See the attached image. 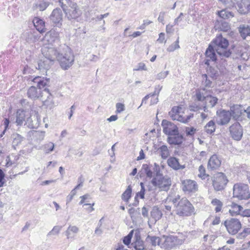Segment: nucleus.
<instances>
[{"label":"nucleus","mask_w":250,"mask_h":250,"mask_svg":"<svg viewBox=\"0 0 250 250\" xmlns=\"http://www.w3.org/2000/svg\"><path fill=\"white\" fill-rule=\"evenodd\" d=\"M171 201L174 205L175 212L179 216H189L193 213L194 208L187 198L180 199V196L177 195L171 199Z\"/></svg>","instance_id":"nucleus-1"},{"label":"nucleus","mask_w":250,"mask_h":250,"mask_svg":"<svg viewBox=\"0 0 250 250\" xmlns=\"http://www.w3.org/2000/svg\"><path fill=\"white\" fill-rule=\"evenodd\" d=\"M60 52L57 59L61 67L64 70L68 69L72 65L74 56L70 48L65 44L60 45Z\"/></svg>","instance_id":"nucleus-2"},{"label":"nucleus","mask_w":250,"mask_h":250,"mask_svg":"<svg viewBox=\"0 0 250 250\" xmlns=\"http://www.w3.org/2000/svg\"><path fill=\"white\" fill-rule=\"evenodd\" d=\"M215 48L218 55L223 58H229L231 54V52L228 49L229 44V41L224 38L221 34L217 36L211 42Z\"/></svg>","instance_id":"nucleus-3"},{"label":"nucleus","mask_w":250,"mask_h":250,"mask_svg":"<svg viewBox=\"0 0 250 250\" xmlns=\"http://www.w3.org/2000/svg\"><path fill=\"white\" fill-rule=\"evenodd\" d=\"M33 82L37 83V86L39 89H38L35 86H32L28 90L27 95L29 98L35 100L41 96V89L48 85L50 81L49 79L38 76L34 78Z\"/></svg>","instance_id":"nucleus-4"},{"label":"nucleus","mask_w":250,"mask_h":250,"mask_svg":"<svg viewBox=\"0 0 250 250\" xmlns=\"http://www.w3.org/2000/svg\"><path fill=\"white\" fill-rule=\"evenodd\" d=\"M150 183L154 187L157 188L160 191H167L171 185V180L168 176L163 175L160 177H153Z\"/></svg>","instance_id":"nucleus-5"},{"label":"nucleus","mask_w":250,"mask_h":250,"mask_svg":"<svg viewBox=\"0 0 250 250\" xmlns=\"http://www.w3.org/2000/svg\"><path fill=\"white\" fill-rule=\"evenodd\" d=\"M183 240L179 239L178 237L173 235H163L161 237V247L166 250H171L174 247L182 245Z\"/></svg>","instance_id":"nucleus-6"},{"label":"nucleus","mask_w":250,"mask_h":250,"mask_svg":"<svg viewBox=\"0 0 250 250\" xmlns=\"http://www.w3.org/2000/svg\"><path fill=\"white\" fill-rule=\"evenodd\" d=\"M233 196L240 200L248 199L250 197L248 185L239 183L235 184L233 188Z\"/></svg>","instance_id":"nucleus-7"},{"label":"nucleus","mask_w":250,"mask_h":250,"mask_svg":"<svg viewBox=\"0 0 250 250\" xmlns=\"http://www.w3.org/2000/svg\"><path fill=\"white\" fill-rule=\"evenodd\" d=\"M228 182L226 175L222 172L217 173L212 180V185L215 190L221 191L224 189Z\"/></svg>","instance_id":"nucleus-8"},{"label":"nucleus","mask_w":250,"mask_h":250,"mask_svg":"<svg viewBox=\"0 0 250 250\" xmlns=\"http://www.w3.org/2000/svg\"><path fill=\"white\" fill-rule=\"evenodd\" d=\"M224 224L228 232L231 235L237 234L242 227L239 220L233 218L227 219Z\"/></svg>","instance_id":"nucleus-9"},{"label":"nucleus","mask_w":250,"mask_h":250,"mask_svg":"<svg viewBox=\"0 0 250 250\" xmlns=\"http://www.w3.org/2000/svg\"><path fill=\"white\" fill-rule=\"evenodd\" d=\"M42 54L45 59L52 62L57 60L59 53L60 52V46L57 48L55 47L44 46L42 50Z\"/></svg>","instance_id":"nucleus-10"},{"label":"nucleus","mask_w":250,"mask_h":250,"mask_svg":"<svg viewBox=\"0 0 250 250\" xmlns=\"http://www.w3.org/2000/svg\"><path fill=\"white\" fill-rule=\"evenodd\" d=\"M218 125H227L231 120V114L228 110L220 109L216 111Z\"/></svg>","instance_id":"nucleus-11"},{"label":"nucleus","mask_w":250,"mask_h":250,"mask_svg":"<svg viewBox=\"0 0 250 250\" xmlns=\"http://www.w3.org/2000/svg\"><path fill=\"white\" fill-rule=\"evenodd\" d=\"M229 131L232 138L235 141H240L243 136V128L237 122L234 123L229 127Z\"/></svg>","instance_id":"nucleus-12"},{"label":"nucleus","mask_w":250,"mask_h":250,"mask_svg":"<svg viewBox=\"0 0 250 250\" xmlns=\"http://www.w3.org/2000/svg\"><path fill=\"white\" fill-rule=\"evenodd\" d=\"M162 126L163 128V132L169 136L179 134L177 125L170 122L163 120L162 122Z\"/></svg>","instance_id":"nucleus-13"},{"label":"nucleus","mask_w":250,"mask_h":250,"mask_svg":"<svg viewBox=\"0 0 250 250\" xmlns=\"http://www.w3.org/2000/svg\"><path fill=\"white\" fill-rule=\"evenodd\" d=\"M44 40L48 42V44H52L53 46L59 45L60 42V33L57 31V28L52 29L46 33Z\"/></svg>","instance_id":"nucleus-14"},{"label":"nucleus","mask_w":250,"mask_h":250,"mask_svg":"<svg viewBox=\"0 0 250 250\" xmlns=\"http://www.w3.org/2000/svg\"><path fill=\"white\" fill-rule=\"evenodd\" d=\"M181 188L185 193H194L198 190V185L193 180L186 179L182 181Z\"/></svg>","instance_id":"nucleus-15"},{"label":"nucleus","mask_w":250,"mask_h":250,"mask_svg":"<svg viewBox=\"0 0 250 250\" xmlns=\"http://www.w3.org/2000/svg\"><path fill=\"white\" fill-rule=\"evenodd\" d=\"M49 18L54 25L56 26L61 25L62 20V12L61 9L57 8L54 9Z\"/></svg>","instance_id":"nucleus-16"},{"label":"nucleus","mask_w":250,"mask_h":250,"mask_svg":"<svg viewBox=\"0 0 250 250\" xmlns=\"http://www.w3.org/2000/svg\"><path fill=\"white\" fill-rule=\"evenodd\" d=\"M218 99L217 97L211 95H207L205 98V104L203 105V110L208 112V108H212L215 106L218 103Z\"/></svg>","instance_id":"nucleus-17"},{"label":"nucleus","mask_w":250,"mask_h":250,"mask_svg":"<svg viewBox=\"0 0 250 250\" xmlns=\"http://www.w3.org/2000/svg\"><path fill=\"white\" fill-rule=\"evenodd\" d=\"M53 63L50 62V61L43 57L42 59L39 60L38 62V67L36 68L38 69L42 73L44 74L46 73L47 70L49 69L51 65Z\"/></svg>","instance_id":"nucleus-18"},{"label":"nucleus","mask_w":250,"mask_h":250,"mask_svg":"<svg viewBox=\"0 0 250 250\" xmlns=\"http://www.w3.org/2000/svg\"><path fill=\"white\" fill-rule=\"evenodd\" d=\"M229 112L231 114V118L235 121H239L242 114V106L240 105L235 104L230 107Z\"/></svg>","instance_id":"nucleus-19"},{"label":"nucleus","mask_w":250,"mask_h":250,"mask_svg":"<svg viewBox=\"0 0 250 250\" xmlns=\"http://www.w3.org/2000/svg\"><path fill=\"white\" fill-rule=\"evenodd\" d=\"M29 116L28 112L21 110L18 109L16 114V123L18 126H21L23 123H25L27 117ZM25 123H24L25 124Z\"/></svg>","instance_id":"nucleus-20"},{"label":"nucleus","mask_w":250,"mask_h":250,"mask_svg":"<svg viewBox=\"0 0 250 250\" xmlns=\"http://www.w3.org/2000/svg\"><path fill=\"white\" fill-rule=\"evenodd\" d=\"M221 164V160L218 156L214 154L210 157L208 163V168L211 170L217 169Z\"/></svg>","instance_id":"nucleus-21"},{"label":"nucleus","mask_w":250,"mask_h":250,"mask_svg":"<svg viewBox=\"0 0 250 250\" xmlns=\"http://www.w3.org/2000/svg\"><path fill=\"white\" fill-rule=\"evenodd\" d=\"M109 15L108 13H105L103 15L96 16L95 17V25H97V30L104 32L105 30L104 25L105 23L104 21L103 20L104 18L107 17Z\"/></svg>","instance_id":"nucleus-22"},{"label":"nucleus","mask_w":250,"mask_h":250,"mask_svg":"<svg viewBox=\"0 0 250 250\" xmlns=\"http://www.w3.org/2000/svg\"><path fill=\"white\" fill-rule=\"evenodd\" d=\"M40 124V120L37 116L34 115L32 116L29 115L27 118L25 125H27L29 128H37L39 126Z\"/></svg>","instance_id":"nucleus-23"},{"label":"nucleus","mask_w":250,"mask_h":250,"mask_svg":"<svg viewBox=\"0 0 250 250\" xmlns=\"http://www.w3.org/2000/svg\"><path fill=\"white\" fill-rule=\"evenodd\" d=\"M167 163L168 166L174 170L183 169L185 168V166L180 165L178 159L175 157H169Z\"/></svg>","instance_id":"nucleus-24"},{"label":"nucleus","mask_w":250,"mask_h":250,"mask_svg":"<svg viewBox=\"0 0 250 250\" xmlns=\"http://www.w3.org/2000/svg\"><path fill=\"white\" fill-rule=\"evenodd\" d=\"M66 16L68 19L71 20V19H75L79 16L78 12V9L77 8L76 3L73 4L72 7L67 10H64Z\"/></svg>","instance_id":"nucleus-25"},{"label":"nucleus","mask_w":250,"mask_h":250,"mask_svg":"<svg viewBox=\"0 0 250 250\" xmlns=\"http://www.w3.org/2000/svg\"><path fill=\"white\" fill-rule=\"evenodd\" d=\"M238 30L243 39L250 37V24H241L238 27Z\"/></svg>","instance_id":"nucleus-26"},{"label":"nucleus","mask_w":250,"mask_h":250,"mask_svg":"<svg viewBox=\"0 0 250 250\" xmlns=\"http://www.w3.org/2000/svg\"><path fill=\"white\" fill-rule=\"evenodd\" d=\"M215 51V48L213 46L212 44L210 43L206 51L205 55L207 58L213 62H215L217 59Z\"/></svg>","instance_id":"nucleus-27"},{"label":"nucleus","mask_w":250,"mask_h":250,"mask_svg":"<svg viewBox=\"0 0 250 250\" xmlns=\"http://www.w3.org/2000/svg\"><path fill=\"white\" fill-rule=\"evenodd\" d=\"M229 207V212L232 216L239 215L241 211L243 209V208L237 204L232 202L230 205H228Z\"/></svg>","instance_id":"nucleus-28"},{"label":"nucleus","mask_w":250,"mask_h":250,"mask_svg":"<svg viewBox=\"0 0 250 250\" xmlns=\"http://www.w3.org/2000/svg\"><path fill=\"white\" fill-rule=\"evenodd\" d=\"M167 142L170 145H179L183 142V136L179 133L176 135L169 136L167 139Z\"/></svg>","instance_id":"nucleus-29"},{"label":"nucleus","mask_w":250,"mask_h":250,"mask_svg":"<svg viewBox=\"0 0 250 250\" xmlns=\"http://www.w3.org/2000/svg\"><path fill=\"white\" fill-rule=\"evenodd\" d=\"M50 3L45 0H39L33 5L34 10L39 9L40 11H42L45 10L49 5Z\"/></svg>","instance_id":"nucleus-30"},{"label":"nucleus","mask_w":250,"mask_h":250,"mask_svg":"<svg viewBox=\"0 0 250 250\" xmlns=\"http://www.w3.org/2000/svg\"><path fill=\"white\" fill-rule=\"evenodd\" d=\"M146 243L151 245L153 246L158 245L161 247V238H159V237L155 236H151L148 235V236L146 238Z\"/></svg>","instance_id":"nucleus-31"},{"label":"nucleus","mask_w":250,"mask_h":250,"mask_svg":"<svg viewBox=\"0 0 250 250\" xmlns=\"http://www.w3.org/2000/svg\"><path fill=\"white\" fill-rule=\"evenodd\" d=\"M216 129V125L213 120L209 121L204 127L205 131L208 134H212Z\"/></svg>","instance_id":"nucleus-32"},{"label":"nucleus","mask_w":250,"mask_h":250,"mask_svg":"<svg viewBox=\"0 0 250 250\" xmlns=\"http://www.w3.org/2000/svg\"><path fill=\"white\" fill-rule=\"evenodd\" d=\"M79 231V228L75 226H69L65 231V235L67 239L73 238L75 234Z\"/></svg>","instance_id":"nucleus-33"},{"label":"nucleus","mask_w":250,"mask_h":250,"mask_svg":"<svg viewBox=\"0 0 250 250\" xmlns=\"http://www.w3.org/2000/svg\"><path fill=\"white\" fill-rule=\"evenodd\" d=\"M150 215L154 221H157L161 218L163 214L158 207H154L150 212Z\"/></svg>","instance_id":"nucleus-34"},{"label":"nucleus","mask_w":250,"mask_h":250,"mask_svg":"<svg viewBox=\"0 0 250 250\" xmlns=\"http://www.w3.org/2000/svg\"><path fill=\"white\" fill-rule=\"evenodd\" d=\"M44 91L46 92L48 95L47 96V99L43 102V104L48 107L49 109H51L54 107V102L52 100V96L49 92V89L45 88L44 89Z\"/></svg>","instance_id":"nucleus-35"},{"label":"nucleus","mask_w":250,"mask_h":250,"mask_svg":"<svg viewBox=\"0 0 250 250\" xmlns=\"http://www.w3.org/2000/svg\"><path fill=\"white\" fill-rule=\"evenodd\" d=\"M12 140V146L15 148L16 146L19 145L23 140V137L18 133H13L11 135Z\"/></svg>","instance_id":"nucleus-36"},{"label":"nucleus","mask_w":250,"mask_h":250,"mask_svg":"<svg viewBox=\"0 0 250 250\" xmlns=\"http://www.w3.org/2000/svg\"><path fill=\"white\" fill-rule=\"evenodd\" d=\"M218 15L223 19H228L234 17V14L226 9L218 11Z\"/></svg>","instance_id":"nucleus-37"},{"label":"nucleus","mask_w":250,"mask_h":250,"mask_svg":"<svg viewBox=\"0 0 250 250\" xmlns=\"http://www.w3.org/2000/svg\"><path fill=\"white\" fill-rule=\"evenodd\" d=\"M132 188L130 185L128 186L122 195V199L125 202H128L131 197Z\"/></svg>","instance_id":"nucleus-38"},{"label":"nucleus","mask_w":250,"mask_h":250,"mask_svg":"<svg viewBox=\"0 0 250 250\" xmlns=\"http://www.w3.org/2000/svg\"><path fill=\"white\" fill-rule=\"evenodd\" d=\"M162 159H166L170 155L169 151L166 145L161 146L158 149Z\"/></svg>","instance_id":"nucleus-39"},{"label":"nucleus","mask_w":250,"mask_h":250,"mask_svg":"<svg viewBox=\"0 0 250 250\" xmlns=\"http://www.w3.org/2000/svg\"><path fill=\"white\" fill-rule=\"evenodd\" d=\"M202 79V84L205 87L202 89L203 90L205 91L206 90V88H209L211 87L212 82L208 79L207 75H203Z\"/></svg>","instance_id":"nucleus-40"},{"label":"nucleus","mask_w":250,"mask_h":250,"mask_svg":"<svg viewBox=\"0 0 250 250\" xmlns=\"http://www.w3.org/2000/svg\"><path fill=\"white\" fill-rule=\"evenodd\" d=\"M211 203L213 206H215L214 210L216 212H218L221 210L223 206V203L220 200L215 198L213 199Z\"/></svg>","instance_id":"nucleus-41"},{"label":"nucleus","mask_w":250,"mask_h":250,"mask_svg":"<svg viewBox=\"0 0 250 250\" xmlns=\"http://www.w3.org/2000/svg\"><path fill=\"white\" fill-rule=\"evenodd\" d=\"M218 28L224 32H227L230 29V26L228 22L221 21L218 23Z\"/></svg>","instance_id":"nucleus-42"},{"label":"nucleus","mask_w":250,"mask_h":250,"mask_svg":"<svg viewBox=\"0 0 250 250\" xmlns=\"http://www.w3.org/2000/svg\"><path fill=\"white\" fill-rule=\"evenodd\" d=\"M199 173L198 176L203 180H205L209 177V175L206 173V169L203 165L199 166L198 168Z\"/></svg>","instance_id":"nucleus-43"},{"label":"nucleus","mask_w":250,"mask_h":250,"mask_svg":"<svg viewBox=\"0 0 250 250\" xmlns=\"http://www.w3.org/2000/svg\"><path fill=\"white\" fill-rule=\"evenodd\" d=\"M154 173V177H160L163 176V173L161 172V167L158 164L155 163L154 164V167L153 168Z\"/></svg>","instance_id":"nucleus-44"},{"label":"nucleus","mask_w":250,"mask_h":250,"mask_svg":"<svg viewBox=\"0 0 250 250\" xmlns=\"http://www.w3.org/2000/svg\"><path fill=\"white\" fill-rule=\"evenodd\" d=\"M141 186V190L138 192L136 196L135 197V199L137 200L138 197H139L141 199H144L145 198V188L144 184L143 182H141L140 183Z\"/></svg>","instance_id":"nucleus-45"},{"label":"nucleus","mask_w":250,"mask_h":250,"mask_svg":"<svg viewBox=\"0 0 250 250\" xmlns=\"http://www.w3.org/2000/svg\"><path fill=\"white\" fill-rule=\"evenodd\" d=\"M195 97V101L203 102L205 100L206 96L204 95L203 93L201 91V90H196Z\"/></svg>","instance_id":"nucleus-46"},{"label":"nucleus","mask_w":250,"mask_h":250,"mask_svg":"<svg viewBox=\"0 0 250 250\" xmlns=\"http://www.w3.org/2000/svg\"><path fill=\"white\" fill-rule=\"evenodd\" d=\"M179 38L178 37L177 40L173 43H172L167 47V51L168 52H173L175 50L179 48L180 46L179 45Z\"/></svg>","instance_id":"nucleus-47"},{"label":"nucleus","mask_w":250,"mask_h":250,"mask_svg":"<svg viewBox=\"0 0 250 250\" xmlns=\"http://www.w3.org/2000/svg\"><path fill=\"white\" fill-rule=\"evenodd\" d=\"M143 168L144 169L145 173H146L147 177L151 178L153 177V171L150 169L149 166L147 165H143Z\"/></svg>","instance_id":"nucleus-48"},{"label":"nucleus","mask_w":250,"mask_h":250,"mask_svg":"<svg viewBox=\"0 0 250 250\" xmlns=\"http://www.w3.org/2000/svg\"><path fill=\"white\" fill-rule=\"evenodd\" d=\"M133 232V230H131L130 232L124 238L123 241L124 244L128 245L130 243Z\"/></svg>","instance_id":"nucleus-49"},{"label":"nucleus","mask_w":250,"mask_h":250,"mask_svg":"<svg viewBox=\"0 0 250 250\" xmlns=\"http://www.w3.org/2000/svg\"><path fill=\"white\" fill-rule=\"evenodd\" d=\"M54 148V144L52 142H49L44 145V150L46 153L52 151Z\"/></svg>","instance_id":"nucleus-50"},{"label":"nucleus","mask_w":250,"mask_h":250,"mask_svg":"<svg viewBox=\"0 0 250 250\" xmlns=\"http://www.w3.org/2000/svg\"><path fill=\"white\" fill-rule=\"evenodd\" d=\"M61 229V226H55L53 227V229L48 233L47 236H49L52 235H57L59 233Z\"/></svg>","instance_id":"nucleus-51"},{"label":"nucleus","mask_w":250,"mask_h":250,"mask_svg":"<svg viewBox=\"0 0 250 250\" xmlns=\"http://www.w3.org/2000/svg\"><path fill=\"white\" fill-rule=\"evenodd\" d=\"M33 135L37 140L41 141L44 139L45 132L42 131H36L34 132Z\"/></svg>","instance_id":"nucleus-52"},{"label":"nucleus","mask_w":250,"mask_h":250,"mask_svg":"<svg viewBox=\"0 0 250 250\" xmlns=\"http://www.w3.org/2000/svg\"><path fill=\"white\" fill-rule=\"evenodd\" d=\"M189 108L190 110L192 111H197L203 109V105H200L199 104H197L196 103H194L191 104L189 106Z\"/></svg>","instance_id":"nucleus-53"},{"label":"nucleus","mask_w":250,"mask_h":250,"mask_svg":"<svg viewBox=\"0 0 250 250\" xmlns=\"http://www.w3.org/2000/svg\"><path fill=\"white\" fill-rule=\"evenodd\" d=\"M128 212L132 219L133 217H136L137 215L140 214V208H138L135 209L133 208H131L128 209Z\"/></svg>","instance_id":"nucleus-54"},{"label":"nucleus","mask_w":250,"mask_h":250,"mask_svg":"<svg viewBox=\"0 0 250 250\" xmlns=\"http://www.w3.org/2000/svg\"><path fill=\"white\" fill-rule=\"evenodd\" d=\"M250 234V228H245L243 231L238 234V238L242 239Z\"/></svg>","instance_id":"nucleus-55"},{"label":"nucleus","mask_w":250,"mask_h":250,"mask_svg":"<svg viewBox=\"0 0 250 250\" xmlns=\"http://www.w3.org/2000/svg\"><path fill=\"white\" fill-rule=\"evenodd\" d=\"M185 132L187 136H193L196 132V129L193 127H187Z\"/></svg>","instance_id":"nucleus-56"},{"label":"nucleus","mask_w":250,"mask_h":250,"mask_svg":"<svg viewBox=\"0 0 250 250\" xmlns=\"http://www.w3.org/2000/svg\"><path fill=\"white\" fill-rule=\"evenodd\" d=\"M168 73V71L161 72L156 75V79L158 80L164 79L167 76Z\"/></svg>","instance_id":"nucleus-57"},{"label":"nucleus","mask_w":250,"mask_h":250,"mask_svg":"<svg viewBox=\"0 0 250 250\" xmlns=\"http://www.w3.org/2000/svg\"><path fill=\"white\" fill-rule=\"evenodd\" d=\"M192 117V116L191 115H188L185 117L180 115L179 116H178L177 121L185 124L188 123Z\"/></svg>","instance_id":"nucleus-58"},{"label":"nucleus","mask_w":250,"mask_h":250,"mask_svg":"<svg viewBox=\"0 0 250 250\" xmlns=\"http://www.w3.org/2000/svg\"><path fill=\"white\" fill-rule=\"evenodd\" d=\"M166 13L164 11H162L160 13L158 21L159 22L162 23L163 24H165V18L166 16Z\"/></svg>","instance_id":"nucleus-59"},{"label":"nucleus","mask_w":250,"mask_h":250,"mask_svg":"<svg viewBox=\"0 0 250 250\" xmlns=\"http://www.w3.org/2000/svg\"><path fill=\"white\" fill-rule=\"evenodd\" d=\"M146 65L143 62H140L138 64L137 67L134 69V71L146 70Z\"/></svg>","instance_id":"nucleus-60"},{"label":"nucleus","mask_w":250,"mask_h":250,"mask_svg":"<svg viewBox=\"0 0 250 250\" xmlns=\"http://www.w3.org/2000/svg\"><path fill=\"white\" fill-rule=\"evenodd\" d=\"M116 111L117 113H121L125 110V106L123 104L121 103H117L116 104Z\"/></svg>","instance_id":"nucleus-61"},{"label":"nucleus","mask_w":250,"mask_h":250,"mask_svg":"<svg viewBox=\"0 0 250 250\" xmlns=\"http://www.w3.org/2000/svg\"><path fill=\"white\" fill-rule=\"evenodd\" d=\"M34 24L35 27L39 26H45V22L42 20L37 19L34 20Z\"/></svg>","instance_id":"nucleus-62"},{"label":"nucleus","mask_w":250,"mask_h":250,"mask_svg":"<svg viewBox=\"0 0 250 250\" xmlns=\"http://www.w3.org/2000/svg\"><path fill=\"white\" fill-rule=\"evenodd\" d=\"M162 88V86H160V85H157L155 87V90L153 93H151V96L154 97L155 96H157L159 95L160 91Z\"/></svg>","instance_id":"nucleus-63"},{"label":"nucleus","mask_w":250,"mask_h":250,"mask_svg":"<svg viewBox=\"0 0 250 250\" xmlns=\"http://www.w3.org/2000/svg\"><path fill=\"white\" fill-rule=\"evenodd\" d=\"M239 215L244 217H250V209H242Z\"/></svg>","instance_id":"nucleus-64"}]
</instances>
